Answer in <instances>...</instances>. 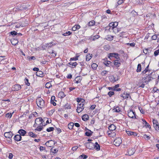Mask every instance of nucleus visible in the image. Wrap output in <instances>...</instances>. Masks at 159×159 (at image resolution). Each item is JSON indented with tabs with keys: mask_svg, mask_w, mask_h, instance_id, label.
Instances as JSON below:
<instances>
[{
	"mask_svg": "<svg viewBox=\"0 0 159 159\" xmlns=\"http://www.w3.org/2000/svg\"><path fill=\"white\" fill-rule=\"evenodd\" d=\"M44 120L41 117L36 118L35 120V123L33 125L34 127L36 128L34 129L35 131H41L43 129V126L45 125Z\"/></svg>",
	"mask_w": 159,
	"mask_h": 159,
	"instance_id": "obj_1",
	"label": "nucleus"
},
{
	"mask_svg": "<svg viewBox=\"0 0 159 159\" xmlns=\"http://www.w3.org/2000/svg\"><path fill=\"white\" fill-rule=\"evenodd\" d=\"M36 103L39 107L41 108L45 106L44 101L41 97H39L36 99Z\"/></svg>",
	"mask_w": 159,
	"mask_h": 159,
	"instance_id": "obj_2",
	"label": "nucleus"
},
{
	"mask_svg": "<svg viewBox=\"0 0 159 159\" xmlns=\"http://www.w3.org/2000/svg\"><path fill=\"white\" fill-rule=\"evenodd\" d=\"M153 126L155 129L157 131L159 130V123L157 120L153 119L152 121Z\"/></svg>",
	"mask_w": 159,
	"mask_h": 159,
	"instance_id": "obj_3",
	"label": "nucleus"
},
{
	"mask_svg": "<svg viewBox=\"0 0 159 159\" xmlns=\"http://www.w3.org/2000/svg\"><path fill=\"white\" fill-rule=\"evenodd\" d=\"M85 146L87 148L89 149H93L94 147V144L92 142H88L85 143Z\"/></svg>",
	"mask_w": 159,
	"mask_h": 159,
	"instance_id": "obj_4",
	"label": "nucleus"
},
{
	"mask_svg": "<svg viewBox=\"0 0 159 159\" xmlns=\"http://www.w3.org/2000/svg\"><path fill=\"white\" fill-rule=\"evenodd\" d=\"M136 113L134 111L132 110H130L128 113V115L129 117L132 118H134V117L136 119L135 116Z\"/></svg>",
	"mask_w": 159,
	"mask_h": 159,
	"instance_id": "obj_5",
	"label": "nucleus"
},
{
	"mask_svg": "<svg viewBox=\"0 0 159 159\" xmlns=\"http://www.w3.org/2000/svg\"><path fill=\"white\" fill-rule=\"evenodd\" d=\"M118 25V22H112L110 23L109 24V26L110 27V28L111 27L112 28V29L114 30L113 31H114V30H116V27Z\"/></svg>",
	"mask_w": 159,
	"mask_h": 159,
	"instance_id": "obj_6",
	"label": "nucleus"
},
{
	"mask_svg": "<svg viewBox=\"0 0 159 159\" xmlns=\"http://www.w3.org/2000/svg\"><path fill=\"white\" fill-rule=\"evenodd\" d=\"M21 87L20 85L16 84L14 85L12 87V90L14 91H17L21 89Z\"/></svg>",
	"mask_w": 159,
	"mask_h": 159,
	"instance_id": "obj_7",
	"label": "nucleus"
},
{
	"mask_svg": "<svg viewBox=\"0 0 159 159\" xmlns=\"http://www.w3.org/2000/svg\"><path fill=\"white\" fill-rule=\"evenodd\" d=\"M122 140L120 138H118L115 139L114 143L115 145L116 146H119L122 143Z\"/></svg>",
	"mask_w": 159,
	"mask_h": 159,
	"instance_id": "obj_8",
	"label": "nucleus"
},
{
	"mask_svg": "<svg viewBox=\"0 0 159 159\" xmlns=\"http://www.w3.org/2000/svg\"><path fill=\"white\" fill-rule=\"evenodd\" d=\"M4 135L6 138L10 139L12 137L13 134L11 131H9L5 132L4 133Z\"/></svg>",
	"mask_w": 159,
	"mask_h": 159,
	"instance_id": "obj_9",
	"label": "nucleus"
},
{
	"mask_svg": "<svg viewBox=\"0 0 159 159\" xmlns=\"http://www.w3.org/2000/svg\"><path fill=\"white\" fill-rule=\"evenodd\" d=\"M152 73V72H151L148 75L147 80L145 81V82H144V83L148 84L149 82L151 81V79L152 78L151 76Z\"/></svg>",
	"mask_w": 159,
	"mask_h": 159,
	"instance_id": "obj_10",
	"label": "nucleus"
},
{
	"mask_svg": "<svg viewBox=\"0 0 159 159\" xmlns=\"http://www.w3.org/2000/svg\"><path fill=\"white\" fill-rule=\"evenodd\" d=\"M120 97H122L124 99L127 98H129V97H130V98H131V97L130 96V95L129 93H125V92L123 93V94H122Z\"/></svg>",
	"mask_w": 159,
	"mask_h": 159,
	"instance_id": "obj_11",
	"label": "nucleus"
},
{
	"mask_svg": "<svg viewBox=\"0 0 159 159\" xmlns=\"http://www.w3.org/2000/svg\"><path fill=\"white\" fill-rule=\"evenodd\" d=\"M135 149L134 148H129L128 150V153L129 155H133Z\"/></svg>",
	"mask_w": 159,
	"mask_h": 159,
	"instance_id": "obj_12",
	"label": "nucleus"
},
{
	"mask_svg": "<svg viewBox=\"0 0 159 159\" xmlns=\"http://www.w3.org/2000/svg\"><path fill=\"white\" fill-rule=\"evenodd\" d=\"M18 133L21 136H24L27 133V132L26 131L23 129H20L19 130Z\"/></svg>",
	"mask_w": 159,
	"mask_h": 159,
	"instance_id": "obj_13",
	"label": "nucleus"
},
{
	"mask_svg": "<svg viewBox=\"0 0 159 159\" xmlns=\"http://www.w3.org/2000/svg\"><path fill=\"white\" fill-rule=\"evenodd\" d=\"M21 136L20 134H17L14 137V139L17 141H19L21 140Z\"/></svg>",
	"mask_w": 159,
	"mask_h": 159,
	"instance_id": "obj_14",
	"label": "nucleus"
},
{
	"mask_svg": "<svg viewBox=\"0 0 159 159\" xmlns=\"http://www.w3.org/2000/svg\"><path fill=\"white\" fill-rule=\"evenodd\" d=\"M120 62V60H115L114 62L115 66L117 67H119L121 64Z\"/></svg>",
	"mask_w": 159,
	"mask_h": 159,
	"instance_id": "obj_15",
	"label": "nucleus"
},
{
	"mask_svg": "<svg viewBox=\"0 0 159 159\" xmlns=\"http://www.w3.org/2000/svg\"><path fill=\"white\" fill-rule=\"evenodd\" d=\"M109 130L111 131L114 130L116 129V126L114 124H111L108 127Z\"/></svg>",
	"mask_w": 159,
	"mask_h": 159,
	"instance_id": "obj_16",
	"label": "nucleus"
},
{
	"mask_svg": "<svg viewBox=\"0 0 159 159\" xmlns=\"http://www.w3.org/2000/svg\"><path fill=\"white\" fill-rule=\"evenodd\" d=\"M127 134L129 135H134V136H136L137 134L135 132H133L131 131H126Z\"/></svg>",
	"mask_w": 159,
	"mask_h": 159,
	"instance_id": "obj_17",
	"label": "nucleus"
},
{
	"mask_svg": "<svg viewBox=\"0 0 159 159\" xmlns=\"http://www.w3.org/2000/svg\"><path fill=\"white\" fill-rule=\"evenodd\" d=\"M142 120L145 123L144 126L146 127V128H148L149 129H151V127L150 125L144 119H142Z\"/></svg>",
	"mask_w": 159,
	"mask_h": 159,
	"instance_id": "obj_18",
	"label": "nucleus"
},
{
	"mask_svg": "<svg viewBox=\"0 0 159 159\" xmlns=\"http://www.w3.org/2000/svg\"><path fill=\"white\" fill-rule=\"evenodd\" d=\"M66 95L63 92H60L58 94V98H62L65 97Z\"/></svg>",
	"mask_w": 159,
	"mask_h": 159,
	"instance_id": "obj_19",
	"label": "nucleus"
},
{
	"mask_svg": "<svg viewBox=\"0 0 159 159\" xmlns=\"http://www.w3.org/2000/svg\"><path fill=\"white\" fill-rule=\"evenodd\" d=\"M100 147L98 143L96 142L94 144V148L97 151H98L100 149Z\"/></svg>",
	"mask_w": 159,
	"mask_h": 159,
	"instance_id": "obj_20",
	"label": "nucleus"
},
{
	"mask_svg": "<svg viewBox=\"0 0 159 159\" xmlns=\"http://www.w3.org/2000/svg\"><path fill=\"white\" fill-rule=\"evenodd\" d=\"M82 80L81 77V76H77L75 79V83H79L81 82Z\"/></svg>",
	"mask_w": 159,
	"mask_h": 159,
	"instance_id": "obj_21",
	"label": "nucleus"
},
{
	"mask_svg": "<svg viewBox=\"0 0 159 159\" xmlns=\"http://www.w3.org/2000/svg\"><path fill=\"white\" fill-rule=\"evenodd\" d=\"M110 79L112 80H111V82L113 81V82H114L117 81L119 79V78L118 76L114 77L113 76H110Z\"/></svg>",
	"mask_w": 159,
	"mask_h": 159,
	"instance_id": "obj_22",
	"label": "nucleus"
},
{
	"mask_svg": "<svg viewBox=\"0 0 159 159\" xmlns=\"http://www.w3.org/2000/svg\"><path fill=\"white\" fill-rule=\"evenodd\" d=\"M80 27V26L79 25H75L74 26L72 29V30L73 31H76L77 30H78Z\"/></svg>",
	"mask_w": 159,
	"mask_h": 159,
	"instance_id": "obj_23",
	"label": "nucleus"
},
{
	"mask_svg": "<svg viewBox=\"0 0 159 159\" xmlns=\"http://www.w3.org/2000/svg\"><path fill=\"white\" fill-rule=\"evenodd\" d=\"M89 116L88 115L85 114L82 116V119L83 120L86 121L89 120Z\"/></svg>",
	"mask_w": 159,
	"mask_h": 159,
	"instance_id": "obj_24",
	"label": "nucleus"
},
{
	"mask_svg": "<svg viewBox=\"0 0 159 159\" xmlns=\"http://www.w3.org/2000/svg\"><path fill=\"white\" fill-rule=\"evenodd\" d=\"M28 135L29 136H30L32 138H36L37 137V135L34 134L32 132H30L29 133H28Z\"/></svg>",
	"mask_w": 159,
	"mask_h": 159,
	"instance_id": "obj_25",
	"label": "nucleus"
},
{
	"mask_svg": "<svg viewBox=\"0 0 159 159\" xmlns=\"http://www.w3.org/2000/svg\"><path fill=\"white\" fill-rule=\"evenodd\" d=\"M92 54L89 53L88 54H87L86 58V60L87 61H89L92 58Z\"/></svg>",
	"mask_w": 159,
	"mask_h": 159,
	"instance_id": "obj_26",
	"label": "nucleus"
},
{
	"mask_svg": "<svg viewBox=\"0 0 159 159\" xmlns=\"http://www.w3.org/2000/svg\"><path fill=\"white\" fill-rule=\"evenodd\" d=\"M36 75L39 77H42L43 76V73L42 71H38L36 72Z\"/></svg>",
	"mask_w": 159,
	"mask_h": 159,
	"instance_id": "obj_27",
	"label": "nucleus"
},
{
	"mask_svg": "<svg viewBox=\"0 0 159 159\" xmlns=\"http://www.w3.org/2000/svg\"><path fill=\"white\" fill-rule=\"evenodd\" d=\"M55 43H53V42H51L46 44L47 47L48 48H51L53 45H55Z\"/></svg>",
	"mask_w": 159,
	"mask_h": 159,
	"instance_id": "obj_28",
	"label": "nucleus"
},
{
	"mask_svg": "<svg viewBox=\"0 0 159 159\" xmlns=\"http://www.w3.org/2000/svg\"><path fill=\"white\" fill-rule=\"evenodd\" d=\"M93 132L91 131L90 130H88V131H86L85 133L86 136H90L92 135Z\"/></svg>",
	"mask_w": 159,
	"mask_h": 159,
	"instance_id": "obj_29",
	"label": "nucleus"
},
{
	"mask_svg": "<svg viewBox=\"0 0 159 159\" xmlns=\"http://www.w3.org/2000/svg\"><path fill=\"white\" fill-rule=\"evenodd\" d=\"M23 10L28 9L30 7L29 4H23L22 5Z\"/></svg>",
	"mask_w": 159,
	"mask_h": 159,
	"instance_id": "obj_30",
	"label": "nucleus"
},
{
	"mask_svg": "<svg viewBox=\"0 0 159 159\" xmlns=\"http://www.w3.org/2000/svg\"><path fill=\"white\" fill-rule=\"evenodd\" d=\"M16 11H20L23 10L22 5H19L16 8H15Z\"/></svg>",
	"mask_w": 159,
	"mask_h": 159,
	"instance_id": "obj_31",
	"label": "nucleus"
},
{
	"mask_svg": "<svg viewBox=\"0 0 159 159\" xmlns=\"http://www.w3.org/2000/svg\"><path fill=\"white\" fill-rule=\"evenodd\" d=\"M48 52H49L52 55V57H55L57 55L56 52L53 50H52V51L50 52L48 51Z\"/></svg>",
	"mask_w": 159,
	"mask_h": 159,
	"instance_id": "obj_32",
	"label": "nucleus"
},
{
	"mask_svg": "<svg viewBox=\"0 0 159 159\" xmlns=\"http://www.w3.org/2000/svg\"><path fill=\"white\" fill-rule=\"evenodd\" d=\"M95 22L94 20H92L89 22L88 24V25L89 26H93L95 25Z\"/></svg>",
	"mask_w": 159,
	"mask_h": 159,
	"instance_id": "obj_33",
	"label": "nucleus"
},
{
	"mask_svg": "<svg viewBox=\"0 0 159 159\" xmlns=\"http://www.w3.org/2000/svg\"><path fill=\"white\" fill-rule=\"evenodd\" d=\"M74 125V124L73 122H70L69 123L68 125V128L70 129H73Z\"/></svg>",
	"mask_w": 159,
	"mask_h": 159,
	"instance_id": "obj_34",
	"label": "nucleus"
},
{
	"mask_svg": "<svg viewBox=\"0 0 159 159\" xmlns=\"http://www.w3.org/2000/svg\"><path fill=\"white\" fill-rule=\"evenodd\" d=\"M88 157V156L86 155L83 154L79 157V159H85Z\"/></svg>",
	"mask_w": 159,
	"mask_h": 159,
	"instance_id": "obj_35",
	"label": "nucleus"
},
{
	"mask_svg": "<svg viewBox=\"0 0 159 159\" xmlns=\"http://www.w3.org/2000/svg\"><path fill=\"white\" fill-rule=\"evenodd\" d=\"M113 36H112L109 35H107V36L106 38V39L107 40H109L110 41H112V40H113Z\"/></svg>",
	"mask_w": 159,
	"mask_h": 159,
	"instance_id": "obj_36",
	"label": "nucleus"
},
{
	"mask_svg": "<svg viewBox=\"0 0 159 159\" xmlns=\"http://www.w3.org/2000/svg\"><path fill=\"white\" fill-rule=\"evenodd\" d=\"M141 70V64H138L136 71L137 72H140Z\"/></svg>",
	"mask_w": 159,
	"mask_h": 159,
	"instance_id": "obj_37",
	"label": "nucleus"
},
{
	"mask_svg": "<svg viewBox=\"0 0 159 159\" xmlns=\"http://www.w3.org/2000/svg\"><path fill=\"white\" fill-rule=\"evenodd\" d=\"M77 102H78V103H79L80 102H84L85 101V100L83 98H77L76 99Z\"/></svg>",
	"mask_w": 159,
	"mask_h": 159,
	"instance_id": "obj_38",
	"label": "nucleus"
},
{
	"mask_svg": "<svg viewBox=\"0 0 159 159\" xmlns=\"http://www.w3.org/2000/svg\"><path fill=\"white\" fill-rule=\"evenodd\" d=\"M100 36L98 35H96L93 36H91V39L93 40H95V39H98Z\"/></svg>",
	"mask_w": 159,
	"mask_h": 159,
	"instance_id": "obj_39",
	"label": "nucleus"
},
{
	"mask_svg": "<svg viewBox=\"0 0 159 159\" xmlns=\"http://www.w3.org/2000/svg\"><path fill=\"white\" fill-rule=\"evenodd\" d=\"M78 104L79 105L77 107H79V108H82L83 109H84V108L83 107L84 103V102H81L80 103H78Z\"/></svg>",
	"mask_w": 159,
	"mask_h": 159,
	"instance_id": "obj_40",
	"label": "nucleus"
},
{
	"mask_svg": "<svg viewBox=\"0 0 159 159\" xmlns=\"http://www.w3.org/2000/svg\"><path fill=\"white\" fill-rule=\"evenodd\" d=\"M116 53H110L108 54V57L110 58L111 57H115V55L116 54Z\"/></svg>",
	"mask_w": 159,
	"mask_h": 159,
	"instance_id": "obj_41",
	"label": "nucleus"
},
{
	"mask_svg": "<svg viewBox=\"0 0 159 159\" xmlns=\"http://www.w3.org/2000/svg\"><path fill=\"white\" fill-rule=\"evenodd\" d=\"M79 57V56H76L75 57H74L71 58L70 60V61H76L78 59V57Z\"/></svg>",
	"mask_w": 159,
	"mask_h": 159,
	"instance_id": "obj_42",
	"label": "nucleus"
},
{
	"mask_svg": "<svg viewBox=\"0 0 159 159\" xmlns=\"http://www.w3.org/2000/svg\"><path fill=\"white\" fill-rule=\"evenodd\" d=\"M68 64H69L70 66H74L75 67L77 65V63L76 62H70L68 63Z\"/></svg>",
	"mask_w": 159,
	"mask_h": 159,
	"instance_id": "obj_43",
	"label": "nucleus"
},
{
	"mask_svg": "<svg viewBox=\"0 0 159 159\" xmlns=\"http://www.w3.org/2000/svg\"><path fill=\"white\" fill-rule=\"evenodd\" d=\"M112 62L110 61H105L104 62V64L107 66H109V65Z\"/></svg>",
	"mask_w": 159,
	"mask_h": 159,
	"instance_id": "obj_44",
	"label": "nucleus"
},
{
	"mask_svg": "<svg viewBox=\"0 0 159 159\" xmlns=\"http://www.w3.org/2000/svg\"><path fill=\"white\" fill-rule=\"evenodd\" d=\"M113 110L114 111H115L116 112H119L120 111V109L118 107H116V108H114L113 109Z\"/></svg>",
	"mask_w": 159,
	"mask_h": 159,
	"instance_id": "obj_45",
	"label": "nucleus"
},
{
	"mask_svg": "<svg viewBox=\"0 0 159 159\" xmlns=\"http://www.w3.org/2000/svg\"><path fill=\"white\" fill-rule=\"evenodd\" d=\"M98 66V65L95 63H93L91 65L92 68L93 69H96Z\"/></svg>",
	"mask_w": 159,
	"mask_h": 159,
	"instance_id": "obj_46",
	"label": "nucleus"
},
{
	"mask_svg": "<svg viewBox=\"0 0 159 159\" xmlns=\"http://www.w3.org/2000/svg\"><path fill=\"white\" fill-rule=\"evenodd\" d=\"M11 42L12 45H16L18 42V41L17 40H14L12 41H11Z\"/></svg>",
	"mask_w": 159,
	"mask_h": 159,
	"instance_id": "obj_47",
	"label": "nucleus"
},
{
	"mask_svg": "<svg viewBox=\"0 0 159 159\" xmlns=\"http://www.w3.org/2000/svg\"><path fill=\"white\" fill-rule=\"evenodd\" d=\"M52 85L50 82L47 83L45 84V87L47 88H49Z\"/></svg>",
	"mask_w": 159,
	"mask_h": 159,
	"instance_id": "obj_48",
	"label": "nucleus"
},
{
	"mask_svg": "<svg viewBox=\"0 0 159 159\" xmlns=\"http://www.w3.org/2000/svg\"><path fill=\"white\" fill-rule=\"evenodd\" d=\"M65 109H70L71 108V106L68 103H67L64 106Z\"/></svg>",
	"mask_w": 159,
	"mask_h": 159,
	"instance_id": "obj_49",
	"label": "nucleus"
},
{
	"mask_svg": "<svg viewBox=\"0 0 159 159\" xmlns=\"http://www.w3.org/2000/svg\"><path fill=\"white\" fill-rule=\"evenodd\" d=\"M10 33L12 36H15L17 35V33L15 31H11L10 32Z\"/></svg>",
	"mask_w": 159,
	"mask_h": 159,
	"instance_id": "obj_50",
	"label": "nucleus"
},
{
	"mask_svg": "<svg viewBox=\"0 0 159 159\" xmlns=\"http://www.w3.org/2000/svg\"><path fill=\"white\" fill-rule=\"evenodd\" d=\"M114 94V93L113 91H110L108 93V95L110 97H111L112 95H113Z\"/></svg>",
	"mask_w": 159,
	"mask_h": 159,
	"instance_id": "obj_51",
	"label": "nucleus"
},
{
	"mask_svg": "<svg viewBox=\"0 0 159 159\" xmlns=\"http://www.w3.org/2000/svg\"><path fill=\"white\" fill-rule=\"evenodd\" d=\"M54 128L53 127H50L48 128H47L46 129V130L48 132H50L51 131H52L54 130Z\"/></svg>",
	"mask_w": 159,
	"mask_h": 159,
	"instance_id": "obj_52",
	"label": "nucleus"
},
{
	"mask_svg": "<svg viewBox=\"0 0 159 159\" xmlns=\"http://www.w3.org/2000/svg\"><path fill=\"white\" fill-rule=\"evenodd\" d=\"M25 83L27 86H29L30 85V83L29 82V80L28 79L25 78Z\"/></svg>",
	"mask_w": 159,
	"mask_h": 159,
	"instance_id": "obj_53",
	"label": "nucleus"
},
{
	"mask_svg": "<svg viewBox=\"0 0 159 159\" xmlns=\"http://www.w3.org/2000/svg\"><path fill=\"white\" fill-rule=\"evenodd\" d=\"M71 32L70 31H68L66 32V33L63 34L62 35L64 36H66L70 35L71 34Z\"/></svg>",
	"mask_w": 159,
	"mask_h": 159,
	"instance_id": "obj_54",
	"label": "nucleus"
},
{
	"mask_svg": "<svg viewBox=\"0 0 159 159\" xmlns=\"http://www.w3.org/2000/svg\"><path fill=\"white\" fill-rule=\"evenodd\" d=\"M150 70H147V69H145L144 70H143L142 74L143 75L145 74L147 72H150Z\"/></svg>",
	"mask_w": 159,
	"mask_h": 159,
	"instance_id": "obj_55",
	"label": "nucleus"
},
{
	"mask_svg": "<svg viewBox=\"0 0 159 159\" xmlns=\"http://www.w3.org/2000/svg\"><path fill=\"white\" fill-rule=\"evenodd\" d=\"M27 58L29 60H35L36 58L34 56H32V57H30L28 56L27 57Z\"/></svg>",
	"mask_w": 159,
	"mask_h": 159,
	"instance_id": "obj_56",
	"label": "nucleus"
},
{
	"mask_svg": "<svg viewBox=\"0 0 159 159\" xmlns=\"http://www.w3.org/2000/svg\"><path fill=\"white\" fill-rule=\"evenodd\" d=\"M51 151L52 152L54 153H56L58 151V150L57 149H53V148H51Z\"/></svg>",
	"mask_w": 159,
	"mask_h": 159,
	"instance_id": "obj_57",
	"label": "nucleus"
},
{
	"mask_svg": "<svg viewBox=\"0 0 159 159\" xmlns=\"http://www.w3.org/2000/svg\"><path fill=\"white\" fill-rule=\"evenodd\" d=\"M83 109H82L81 108H79V107H77V109H76V111L78 113H80L83 111Z\"/></svg>",
	"mask_w": 159,
	"mask_h": 159,
	"instance_id": "obj_58",
	"label": "nucleus"
},
{
	"mask_svg": "<svg viewBox=\"0 0 159 159\" xmlns=\"http://www.w3.org/2000/svg\"><path fill=\"white\" fill-rule=\"evenodd\" d=\"M115 58H116V60H120V57H119V54L117 53H116V55H115Z\"/></svg>",
	"mask_w": 159,
	"mask_h": 159,
	"instance_id": "obj_59",
	"label": "nucleus"
},
{
	"mask_svg": "<svg viewBox=\"0 0 159 159\" xmlns=\"http://www.w3.org/2000/svg\"><path fill=\"white\" fill-rule=\"evenodd\" d=\"M146 75V76L143 77L142 80V81H143V83H144V82H145V81L147 80L148 75Z\"/></svg>",
	"mask_w": 159,
	"mask_h": 159,
	"instance_id": "obj_60",
	"label": "nucleus"
},
{
	"mask_svg": "<svg viewBox=\"0 0 159 159\" xmlns=\"http://www.w3.org/2000/svg\"><path fill=\"white\" fill-rule=\"evenodd\" d=\"M143 137L145 139L147 138L148 140H149L150 139V137L148 136L146 134H145L143 135Z\"/></svg>",
	"mask_w": 159,
	"mask_h": 159,
	"instance_id": "obj_61",
	"label": "nucleus"
},
{
	"mask_svg": "<svg viewBox=\"0 0 159 159\" xmlns=\"http://www.w3.org/2000/svg\"><path fill=\"white\" fill-rule=\"evenodd\" d=\"M107 73H108V71L105 70H104L102 72L101 74L102 75H105L107 74Z\"/></svg>",
	"mask_w": 159,
	"mask_h": 159,
	"instance_id": "obj_62",
	"label": "nucleus"
},
{
	"mask_svg": "<svg viewBox=\"0 0 159 159\" xmlns=\"http://www.w3.org/2000/svg\"><path fill=\"white\" fill-rule=\"evenodd\" d=\"M12 116V113H8L6 114V116L11 118Z\"/></svg>",
	"mask_w": 159,
	"mask_h": 159,
	"instance_id": "obj_63",
	"label": "nucleus"
},
{
	"mask_svg": "<svg viewBox=\"0 0 159 159\" xmlns=\"http://www.w3.org/2000/svg\"><path fill=\"white\" fill-rule=\"evenodd\" d=\"M157 38V35L156 34L153 35L152 37V39L153 40H156Z\"/></svg>",
	"mask_w": 159,
	"mask_h": 159,
	"instance_id": "obj_64",
	"label": "nucleus"
}]
</instances>
